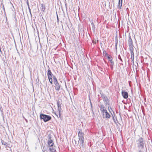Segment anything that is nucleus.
Returning <instances> with one entry per match:
<instances>
[{"label":"nucleus","instance_id":"obj_13","mask_svg":"<svg viewBox=\"0 0 152 152\" xmlns=\"http://www.w3.org/2000/svg\"><path fill=\"white\" fill-rule=\"evenodd\" d=\"M123 0H119L118 1V8L121 9V7L122 6Z\"/></svg>","mask_w":152,"mask_h":152},{"label":"nucleus","instance_id":"obj_37","mask_svg":"<svg viewBox=\"0 0 152 152\" xmlns=\"http://www.w3.org/2000/svg\"><path fill=\"white\" fill-rule=\"evenodd\" d=\"M14 18H15V19H16V16H15V15H14Z\"/></svg>","mask_w":152,"mask_h":152},{"label":"nucleus","instance_id":"obj_12","mask_svg":"<svg viewBox=\"0 0 152 152\" xmlns=\"http://www.w3.org/2000/svg\"><path fill=\"white\" fill-rule=\"evenodd\" d=\"M129 49L130 51V54L131 56V58L132 59V60H133L134 58V53L133 52L134 48H129Z\"/></svg>","mask_w":152,"mask_h":152},{"label":"nucleus","instance_id":"obj_2","mask_svg":"<svg viewBox=\"0 0 152 152\" xmlns=\"http://www.w3.org/2000/svg\"><path fill=\"white\" fill-rule=\"evenodd\" d=\"M145 141L142 137H140L136 141V144L139 152L145 151L146 148L145 147Z\"/></svg>","mask_w":152,"mask_h":152},{"label":"nucleus","instance_id":"obj_5","mask_svg":"<svg viewBox=\"0 0 152 152\" xmlns=\"http://www.w3.org/2000/svg\"><path fill=\"white\" fill-rule=\"evenodd\" d=\"M57 102L58 107V114L59 115V117L61 119H62V116L61 115V113L62 112V109L61 107V103L60 102L59 100H57Z\"/></svg>","mask_w":152,"mask_h":152},{"label":"nucleus","instance_id":"obj_26","mask_svg":"<svg viewBox=\"0 0 152 152\" xmlns=\"http://www.w3.org/2000/svg\"><path fill=\"white\" fill-rule=\"evenodd\" d=\"M113 65L114 64H110V68L112 70L113 69Z\"/></svg>","mask_w":152,"mask_h":152},{"label":"nucleus","instance_id":"obj_35","mask_svg":"<svg viewBox=\"0 0 152 152\" xmlns=\"http://www.w3.org/2000/svg\"><path fill=\"white\" fill-rule=\"evenodd\" d=\"M118 44H115V48L116 50H117V46Z\"/></svg>","mask_w":152,"mask_h":152},{"label":"nucleus","instance_id":"obj_7","mask_svg":"<svg viewBox=\"0 0 152 152\" xmlns=\"http://www.w3.org/2000/svg\"><path fill=\"white\" fill-rule=\"evenodd\" d=\"M128 41V43L129 46V48H134V46L133 45L132 40L130 35L129 36V39Z\"/></svg>","mask_w":152,"mask_h":152},{"label":"nucleus","instance_id":"obj_18","mask_svg":"<svg viewBox=\"0 0 152 152\" xmlns=\"http://www.w3.org/2000/svg\"><path fill=\"white\" fill-rule=\"evenodd\" d=\"M53 82L54 84L56 83H58L57 80L55 76H53Z\"/></svg>","mask_w":152,"mask_h":152},{"label":"nucleus","instance_id":"obj_30","mask_svg":"<svg viewBox=\"0 0 152 152\" xmlns=\"http://www.w3.org/2000/svg\"><path fill=\"white\" fill-rule=\"evenodd\" d=\"M28 9L29 10V12L30 14H31V10L30 9V7H28Z\"/></svg>","mask_w":152,"mask_h":152},{"label":"nucleus","instance_id":"obj_9","mask_svg":"<svg viewBox=\"0 0 152 152\" xmlns=\"http://www.w3.org/2000/svg\"><path fill=\"white\" fill-rule=\"evenodd\" d=\"M48 67H49V69L48 70L47 72V75L48 77V78H52V77H53V76H54L53 75V74L51 72V70H50L49 66H48Z\"/></svg>","mask_w":152,"mask_h":152},{"label":"nucleus","instance_id":"obj_27","mask_svg":"<svg viewBox=\"0 0 152 152\" xmlns=\"http://www.w3.org/2000/svg\"><path fill=\"white\" fill-rule=\"evenodd\" d=\"M104 53L105 56H107L108 55V54L107 53H106V51H103V53Z\"/></svg>","mask_w":152,"mask_h":152},{"label":"nucleus","instance_id":"obj_38","mask_svg":"<svg viewBox=\"0 0 152 152\" xmlns=\"http://www.w3.org/2000/svg\"><path fill=\"white\" fill-rule=\"evenodd\" d=\"M90 104L91 105H92V103H91V101H90Z\"/></svg>","mask_w":152,"mask_h":152},{"label":"nucleus","instance_id":"obj_29","mask_svg":"<svg viewBox=\"0 0 152 152\" xmlns=\"http://www.w3.org/2000/svg\"><path fill=\"white\" fill-rule=\"evenodd\" d=\"M57 22L58 23L59 22V19L58 18V16L57 15Z\"/></svg>","mask_w":152,"mask_h":152},{"label":"nucleus","instance_id":"obj_32","mask_svg":"<svg viewBox=\"0 0 152 152\" xmlns=\"http://www.w3.org/2000/svg\"><path fill=\"white\" fill-rule=\"evenodd\" d=\"M91 110L92 111V113L93 114H94V112L93 110V107H92V105H91Z\"/></svg>","mask_w":152,"mask_h":152},{"label":"nucleus","instance_id":"obj_11","mask_svg":"<svg viewBox=\"0 0 152 152\" xmlns=\"http://www.w3.org/2000/svg\"><path fill=\"white\" fill-rule=\"evenodd\" d=\"M104 118H106L107 119H109L110 117V115L107 112V110L104 113V116H103Z\"/></svg>","mask_w":152,"mask_h":152},{"label":"nucleus","instance_id":"obj_41","mask_svg":"<svg viewBox=\"0 0 152 152\" xmlns=\"http://www.w3.org/2000/svg\"><path fill=\"white\" fill-rule=\"evenodd\" d=\"M25 120H26V121L27 122V120H26V119H25Z\"/></svg>","mask_w":152,"mask_h":152},{"label":"nucleus","instance_id":"obj_16","mask_svg":"<svg viewBox=\"0 0 152 152\" xmlns=\"http://www.w3.org/2000/svg\"><path fill=\"white\" fill-rule=\"evenodd\" d=\"M1 142L2 143V145H4V146H5L6 148L7 147L8 144L7 142H4L3 140L1 139Z\"/></svg>","mask_w":152,"mask_h":152},{"label":"nucleus","instance_id":"obj_23","mask_svg":"<svg viewBox=\"0 0 152 152\" xmlns=\"http://www.w3.org/2000/svg\"><path fill=\"white\" fill-rule=\"evenodd\" d=\"M0 111L1 112V114H3V110L2 108L1 105H0Z\"/></svg>","mask_w":152,"mask_h":152},{"label":"nucleus","instance_id":"obj_3","mask_svg":"<svg viewBox=\"0 0 152 152\" xmlns=\"http://www.w3.org/2000/svg\"><path fill=\"white\" fill-rule=\"evenodd\" d=\"M49 139L48 141V145L49 146V149L51 152H56V150L54 148V144L53 141L51 139V136L50 134L48 135Z\"/></svg>","mask_w":152,"mask_h":152},{"label":"nucleus","instance_id":"obj_22","mask_svg":"<svg viewBox=\"0 0 152 152\" xmlns=\"http://www.w3.org/2000/svg\"><path fill=\"white\" fill-rule=\"evenodd\" d=\"M113 59V58H111L110 59H109V61L111 63L110 64H114V61L113 60V59Z\"/></svg>","mask_w":152,"mask_h":152},{"label":"nucleus","instance_id":"obj_4","mask_svg":"<svg viewBox=\"0 0 152 152\" xmlns=\"http://www.w3.org/2000/svg\"><path fill=\"white\" fill-rule=\"evenodd\" d=\"M40 118L41 120L42 119L45 122L48 121L51 119V117L50 116L43 114H40Z\"/></svg>","mask_w":152,"mask_h":152},{"label":"nucleus","instance_id":"obj_14","mask_svg":"<svg viewBox=\"0 0 152 152\" xmlns=\"http://www.w3.org/2000/svg\"><path fill=\"white\" fill-rule=\"evenodd\" d=\"M41 10L42 11L44 12L45 10V5H44L43 4H41Z\"/></svg>","mask_w":152,"mask_h":152},{"label":"nucleus","instance_id":"obj_31","mask_svg":"<svg viewBox=\"0 0 152 152\" xmlns=\"http://www.w3.org/2000/svg\"><path fill=\"white\" fill-rule=\"evenodd\" d=\"M107 58H108V59H109H109H111V58H112L111 56V57H110L109 56H107Z\"/></svg>","mask_w":152,"mask_h":152},{"label":"nucleus","instance_id":"obj_17","mask_svg":"<svg viewBox=\"0 0 152 152\" xmlns=\"http://www.w3.org/2000/svg\"><path fill=\"white\" fill-rule=\"evenodd\" d=\"M113 121H114V123L116 124L118 122V121L117 120V118L116 117H114V116L113 115Z\"/></svg>","mask_w":152,"mask_h":152},{"label":"nucleus","instance_id":"obj_21","mask_svg":"<svg viewBox=\"0 0 152 152\" xmlns=\"http://www.w3.org/2000/svg\"><path fill=\"white\" fill-rule=\"evenodd\" d=\"M49 80V81L50 82V83L52 84V85L53 84V80H52V78H48Z\"/></svg>","mask_w":152,"mask_h":152},{"label":"nucleus","instance_id":"obj_34","mask_svg":"<svg viewBox=\"0 0 152 152\" xmlns=\"http://www.w3.org/2000/svg\"><path fill=\"white\" fill-rule=\"evenodd\" d=\"M10 7L12 6V7H13L14 8L12 4L10 2Z\"/></svg>","mask_w":152,"mask_h":152},{"label":"nucleus","instance_id":"obj_25","mask_svg":"<svg viewBox=\"0 0 152 152\" xmlns=\"http://www.w3.org/2000/svg\"><path fill=\"white\" fill-rule=\"evenodd\" d=\"M55 114L56 115V116H57V117L58 118H59V114H58V113H55Z\"/></svg>","mask_w":152,"mask_h":152},{"label":"nucleus","instance_id":"obj_20","mask_svg":"<svg viewBox=\"0 0 152 152\" xmlns=\"http://www.w3.org/2000/svg\"><path fill=\"white\" fill-rule=\"evenodd\" d=\"M99 107L100 108V110L105 107V106L103 104H101L99 105Z\"/></svg>","mask_w":152,"mask_h":152},{"label":"nucleus","instance_id":"obj_19","mask_svg":"<svg viewBox=\"0 0 152 152\" xmlns=\"http://www.w3.org/2000/svg\"><path fill=\"white\" fill-rule=\"evenodd\" d=\"M115 44H118V36L116 35L115 37Z\"/></svg>","mask_w":152,"mask_h":152},{"label":"nucleus","instance_id":"obj_40","mask_svg":"<svg viewBox=\"0 0 152 152\" xmlns=\"http://www.w3.org/2000/svg\"><path fill=\"white\" fill-rule=\"evenodd\" d=\"M10 151H11L12 152V151L11 149H10Z\"/></svg>","mask_w":152,"mask_h":152},{"label":"nucleus","instance_id":"obj_6","mask_svg":"<svg viewBox=\"0 0 152 152\" xmlns=\"http://www.w3.org/2000/svg\"><path fill=\"white\" fill-rule=\"evenodd\" d=\"M103 99V101L104 102V103L105 105H110L109 102V100L108 99V98L107 96L104 94H102L101 95Z\"/></svg>","mask_w":152,"mask_h":152},{"label":"nucleus","instance_id":"obj_39","mask_svg":"<svg viewBox=\"0 0 152 152\" xmlns=\"http://www.w3.org/2000/svg\"><path fill=\"white\" fill-rule=\"evenodd\" d=\"M135 69H136V70H137V68H136V65L135 66Z\"/></svg>","mask_w":152,"mask_h":152},{"label":"nucleus","instance_id":"obj_15","mask_svg":"<svg viewBox=\"0 0 152 152\" xmlns=\"http://www.w3.org/2000/svg\"><path fill=\"white\" fill-rule=\"evenodd\" d=\"M100 111H101L102 114L103 116H104V113L107 110L105 108H104L102 109L101 110H100Z\"/></svg>","mask_w":152,"mask_h":152},{"label":"nucleus","instance_id":"obj_1","mask_svg":"<svg viewBox=\"0 0 152 152\" xmlns=\"http://www.w3.org/2000/svg\"><path fill=\"white\" fill-rule=\"evenodd\" d=\"M78 136L79 137V140L77 142L75 140H74V141L75 142L76 145H79L80 146V145L81 147L80 148V151H84V147L85 145V143L84 142V134L83 132H82L81 129H79V131H78Z\"/></svg>","mask_w":152,"mask_h":152},{"label":"nucleus","instance_id":"obj_10","mask_svg":"<svg viewBox=\"0 0 152 152\" xmlns=\"http://www.w3.org/2000/svg\"><path fill=\"white\" fill-rule=\"evenodd\" d=\"M54 87H55L56 90L57 91H59L60 90L61 87V85L59 84L58 82L54 83Z\"/></svg>","mask_w":152,"mask_h":152},{"label":"nucleus","instance_id":"obj_28","mask_svg":"<svg viewBox=\"0 0 152 152\" xmlns=\"http://www.w3.org/2000/svg\"><path fill=\"white\" fill-rule=\"evenodd\" d=\"M118 58L122 62L123 61L122 60V59L121 58V56L120 55L118 56Z\"/></svg>","mask_w":152,"mask_h":152},{"label":"nucleus","instance_id":"obj_8","mask_svg":"<svg viewBox=\"0 0 152 152\" xmlns=\"http://www.w3.org/2000/svg\"><path fill=\"white\" fill-rule=\"evenodd\" d=\"M121 94L123 97L125 99H127L128 97V94L127 92L122 91Z\"/></svg>","mask_w":152,"mask_h":152},{"label":"nucleus","instance_id":"obj_33","mask_svg":"<svg viewBox=\"0 0 152 152\" xmlns=\"http://www.w3.org/2000/svg\"><path fill=\"white\" fill-rule=\"evenodd\" d=\"M27 5H28V7H29V3H28V1L27 2Z\"/></svg>","mask_w":152,"mask_h":152},{"label":"nucleus","instance_id":"obj_36","mask_svg":"<svg viewBox=\"0 0 152 152\" xmlns=\"http://www.w3.org/2000/svg\"><path fill=\"white\" fill-rule=\"evenodd\" d=\"M92 43H94V44H96V41H95L94 40H92Z\"/></svg>","mask_w":152,"mask_h":152},{"label":"nucleus","instance_id":"obj_24","mask_svg":"<svg viewBox=\"0 0 152 152\" xmlns=\"http://www.w3.org/2000/svg\"><path fill=\"white\" fill-rule=\"evenodd\" d=\"M91 25H92V28L94 29L95 28L94 24V23L93 22L91 23Z\"/></svg>","mask_w":152,"mask_h":152}]
</instances>
